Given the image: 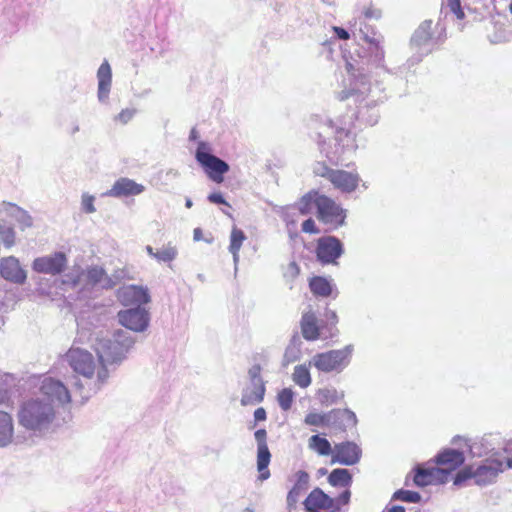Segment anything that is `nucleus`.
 <instances>
[{
	"label": "nucleus",
	"instance_id": "obj_1",
	"mask_svg": "<svg viewBox=\"0 0 512 512\" xmlns=\"http://www.w3.org/2000/svg\"><path fill=\"white\" fill-rule=\"evenodd\" d=\"M65 357L74 372L92 381L93 390L100 389L109 377L106 365L99 357L95 360L87 350L71 347Z\"/></svg>",
	"mask_w": 512,
	"mask_h": 512
},
{
	"label": "nucleus",
	"instance_id": "obj_2",
	"mask_svg": "<svg viewBox=\"0 0 512 512\" xmlns=\"http://www.w3.org/2000/svg\"><path fill=\"white\" fill-rule=\"evenodd\" d=\"M55 419V410L49 402L40 397L25 401L18 412L20 425L28 430L48 429Z\"/></svg>",
	"mask_w": 512,
	"mask_h": 512
},
{
	"label": "nucleus",
	"instance_id": "obj_3",
	"mask_svg": "<svg viewBox=\"0 0 512 512\" xmlns=\"http://www.w3.org/2000/svg\"><path fill=\"white\" fill-rule=\"evenodd\" d=\"M304 423L308 426L343 431L347 426L356 424V416L348 409H332L324 413L310 412L305 416Z\"/></svg>",
	"mask_w": 512,
	"mask_h": 512
},
{
	"label": "nucleus",
	"instance_id": "obj_4",
	"mask_svg": "<svg viewBox=\"0 0 512 512\" xmlns=\"http://www.w3.org/2000/svg\"><path fill=\"white\" fill-rule=\"evenodd\" d=\"M314 173L328 180L332 186L342 193L354 192L361 181L356 171H346L343 169L330 168L325 162H319L314 169Z\"/></svg>",
	"mask_w": 512,
	"mask_h": 512
},
{
	"label": "nucleus",
	"instance_id": "obj_5",
	"mask_svg": "<svg viewBox=\"0 0 512 512\" xmlns=\"http://www.w3.org/2000/svg\"><path fill=\"white\" fill-rule=\"evenodd\" d=\"M210 150V146L207 143L199 142L195 158L204 169L208 178L220 184L224 181V175L229 171V165L222 159L212 155Z\"/></svg>",
	"mask_w": 512,
	"mask_h": 512
},
{
	"label": "nucleus",
	"instance_id": "obj_6",
	"mask_svg": "<svg viewBox=\"0 0 512 512\" xmlns=\"http://www.w3.org/2000/svg\"><path fill=\"white\" fill-rule=\"evenodd\" d=\"M350 354L349 348L317 353L314 355L312 363L321 372H340L348 365Z\"/></svg>",
	"mask_w": 512,
	"mask_h": 512
},
{
	"label": "nucleus",
	"instance_id": "obj_7",
	"mask_svg": "<svg viewBox=\"0 0 512 512\" xmlns=\"http://www.w3.org/2000/svg\"><path fill=\"white\" fill-rule=\"evenodd\" d=\"M317 218L324 224L334 229L342 226L345 222L346 212L332 198L321 194L318 198Z\"/></svg>",
	"mask_w": 512,
	"mask_h": 512
},
{
	"label": "nucleus",
	"instance_id": "obj_8",
	"mask_svg": "<svg viewBox=\"0 0 512 512\" xmlns=\"http://www.w3.org/2000/svg\"><path fill=\"white\" fill-rule=\"evenodd\" d=\"M41 398L49 402H57L65 406L71 403V394L68 388L60 381L52 377H45L40 384Z\"/></svg>",
	"mask_w": 512,
	"mask_h": 512
},
{
	"label": "nucleus",
	"instance_id": "obj_9",
	"mask_svg": "<svg viewBox=\"0 0 512 512\" xmlns=\"http://www.w3.org/2000/svg\"><path fill=\"white\" fill-rule=\"evenodd\" d=\"M67 266V257L63 252L38 257L33 261L34 271L43 274L58 275L62 273Z\"/></svg>",
	"mask_w": 512,
	"mask_h": 512
},
{
	"label": "nucleus",
	"instance_id": "obj_10",
	"mask_svg": "<svg viewBox=\"0 0 512 512\" xmlns=\"http://www.w3.org/2000/svg\"><path fill=\"white\" fill-rule=\"evenodd\" d=\"M254 437L257 442L258 479L260 481H265L270 477L268 466L271 461V453L267 445V432L265 429H258L255 431Z\"/></svg>",
	"mask_w": 512,
	"mask_h": 512
},
{
	"label": "nucleus",
	"instance_id": "obj_11",
	"mask_svg": "<svg viewBox=\"0 0 512 512\" xmlns=\"http://www.w3.org/2000/svg\"><path fill=\"white\" fill-rule=\"evenodd\" d=\"M342 253V243L336 237L325 236L318 239L316 255L322 264L335 263Z\"/></svg>",
	"mask_w": 512,
	"mask_h": 512
},
{
	"label": "nucleus",
	"instance_id": "obj_12",
	"mask_svg": "<svg viewBox=\"0 0 512 512\" xmlns=\"http://www.w3.org/2000/svg\"><path fill=\"white\" fill-rule=\"evenodd\" d=\"M327 480L333 487L344 488V491L336 498V503L348 505L351 497L352 474L347 469L337 468L330 472Z\"/></svg>",
	"mask_w": 512,
	"mask_h": 512
},
{
	"label": "nucleus",
	"instance_id": "obj_13",
	"mask_svg": "<svg viewBox=\"0 0 512 512\" xmlns=\"http://www.w3.org/2000/svg\"><path fill=\"white\" fill-rule=\"evenodd\" d=\"M465 461L464 453L455 449H444L436 456L437 468L445 472L446 482L450 474L458 469Z\"/></svg>",
	"mask_w": 512,
	"mask_h": 512
},
{
	"label": "nucleus",
	"instance_id": "obj_14",
	"mask_svg": "<svg viewBox=\"0 0 512 512\" xmlns=\"http://www.w3.org/2000/svg\"><path fill=\"white\" fill-rule=\"evenodd\" d=\"M127 348L117 340H101L96 349L97 356L103 364H112L121 361Z\"/></svg>",
	"mask_w": 512,
	"mask_h": 512
},
{
	"label": "nucleus",
	"instance_id": "obj_15",
	"mask_svg": "<svg viewBox=\"0 0 512 512\" xmlns=\"http://www.w3.org/2000/svg\"><path fill=\"white\" fill-rule=\"evenodd\" d=\"M118 318L121 325L136 332L145 330L149 322L147 311L141 308L120 311Z\"/></svg>",
	"mask_w": 512,
	"mask_h": 512
},
{
	"label": "nucleus",
	"instance_id": "obj_16",
	"mask_svg": "<svg viewBox=\"0 0 512 512\" xmlns=\"http://www.w3.org/2000/svg\"><path fill=\"white\" fill-rule=\"evenodd\" d=\"M361 456L360 448L352 442L336 444L333 449L332 462L343 465L356 464Z\"/></svg>",
	"mask_w": 512,
	"mask_h": 512
},
{
	"label": "nucleus",
	"instance_id": "obj_17",
	"mask_svg": "<svg viewBox=\"0 0 512 512\" xmlns=\"http://www.w3.org/2000/svg\"><path fill=\"white\" fill-rule=\"evenodd\" d=\"M307 512H320L334 507L336 498H331L320 488H314L303 502Z\"/></svg>",
	"mask_w": 512,
	"mask_h": 512
},
{
	"label": "nucleus",
	"instance_id": "obj_18",
	"mask_svg": "<svg viewBox=\"0 0 512 512\" xmlns=\"http://www.w3.org/2000/svg\"><path fill=\"white\" fill-rule=\"evenodd\" d=\"M503 471V462L498 459H486L482 465L475 469L476 484H490Z\"/></svg>",
	"mask_w": 512,
	"mask_h": 512
},
{
	"label": "nucleus",
	"instance_id": "obj_19",
	"mask_svg": "<svg viewBox=\"0 0 512 512\" xmlns=\"http://www.w3.org/2000/svg\"><path fill=\"white\" fill-rule=\"evenodd\" d=\"M413 481L415 485L419 487H425L428 485L443 484L446 483L445 472L436 467L422 468L417 467Z\"/></svg>",
	"mask_w": 512,
	"mask_h": 512
},
{
	"label": "nucleus",
	"instance_id": "obj_20",
	"mask_svg": "<svg viewBox=\"0 0 512 512\" xmlns=\"http://www.w3.org/2000/svg\"><path fill=\"white\" fill-rule=\"evenodd\" d=\"M145 190L142 184L136 183L134 180L122 177L115 181L107 195L113 197H127L139 195Z\"/></svg>",
	"mask_w": 512,
	"mask_h": 512
},
{
	"label": "nucleus",
	"instance_id": "obj_21",
	"mask_svg": "<svg viewBox=\"0 0 512 512\" xmlns=\"http://www.w3.org/2000/svg\"><path fill=\"white\" fill-rule=\"evenodd\" d=\"M0 272L5 279L15 283H23L26 279V272L21 268L18 259L12 256L1 261Z\"/></svg>",
	"mask_w": 512,
	"mask_h": 512
},
{
	"label": "nucleus",
	"instance_id": "obj_22",
	"mask_svg": "<svg viewBox=\"0 0 512 512\" xmlns=\"http://www.w3.org/2000/svg\"><path fill=\"white\" fill-rule=\"evenodd\" d=\"M119 299L124 305L146 304L150 301L148 291L140 286L130 285L119 291Z\"/></svg>",
	"mask_w": 512,
	"mask_h": 512
},
{
	"label": "nucleus",
	"instance_id": "obj_23",
	"mask_svg": "<svg viewBox=\"0 0 512 512\" xmlns=\"http://www.w3.org/2000/svg\"><path fill=\"white\" fill-rule=\"evenodd\" d=\"M300 328L305 340L315 341L319 339L320 326L318 324V318L313 311H308L302 314Z\"/></svg>",
	"mask_w": 512,
	"mask_h": 512
},
{
	"label": "nucleus",
	"instance_id": "obj_24",
	"mask_svg": "<svg viewBox=\"0 0 512 512\" xmlns=\"http://www.w3.org/2000/svg\"><path fill=\"white\" fill-rule=\"evenodd\" d=\"M433 38V22L424 21L420 24V26L415 30L414 34L411 37L410 43L411 45L419 49L422 46L429 44Z\"/></svg>",
	"mask_w": 512,
	"mask_h": 512
},
{
	"label": "nucleus",
	"instance_id": "obj_25",
	"mask_svg": "<svg viewBox=\"0 0 512 512\" xmlns=\"http://www.w3.org/2000/svg\"><path fill=\"white\" fill-rule=\"evenodd\" d=\"M264 382H255L243 390L241 404L243 406L256 405L263 401L265 395Z\"/></svg>",
	"mask_w": 512,
	"mask_h": 512
},
{
	"label": "nucleus",
	"instance_id": "obj_26",
	"mask_svg": "<svg viewBox=\"0 0 512 512\" xmlns=\"http://www.w3.org/2000/svg\"><path fill=\"white\" fill-rule=\"evenodd\" d=\"M97 78H98V96L100 99H104L107 97L111 82H112V72L111 67L107 61H104L98 71H97Z\"/></svg>",
	"mask_w": 512,
	"mask_h": 512
},
{
	"label": "nucleus",
	"instance_id": "obj_27",
	"mask_svg": "<svg viewBox=\"0 0 512 512\" xmlns=\"http://www.w3.org/2000/svg\"><path fill=\"white\" fill-rule=\"evenodd\" d=\"M298 479L295 485L291 488L287 495V505L288 507L294 508L299 501L300 496L306 489L308 484L309 475L304 471H299L297 473Z\"/></svg>",
	"mask_w": 512,
	"mask_h": 512
},
{
	"label": "nucleus",
	"instance_id": "obj_28",
	"mask_svg": "<svg viewBox=\"0 0 512 512\" xmlns=\"http://www.w3.org/2000/svg\"><path fill=\"white\" fill-rule=\"evenodd\" d=\"M319 197H321V193L318 190H310L299 198L295 206L301 215H308L314 208L318 209Z\"/></svg>",
	"mask_w": 512,
	"mask_h": 512
},
{
	"label": "nucleus",
	"instance_id": "obj_29",
	"mask_svg": "<svg viewBox=\"0 0 512 512\" xmlns=\"http://www.w3.org/2000/svg\"><path fill=\"white\" fill-rule=\"evenodd\" d=\"M309 288L316 297H329L332 294V285L330 281L322 276H313L309 280Z\"/></svg>",
	"mask_w": 512,
	"mask_h": 512
},
{
	"label": "nucleus",
	"instance_id": "obj_30",
	"mask_svg": "<svg viewBox=\"0 0 512 512\" xmlns=\"http://www.w3.org/2000/svg\"><path fill=\"white\" fill-rule=\"evenodd\" d=\"M13 437V421L12 417L4 412L0 411V446H6L9 444Z\"/></svg>",
	"mask_w": 512,
	"mask_h": 512
},
{
	"label": "nucleus",
	"instance_id": "obj_31",
	"mask_svg": "<svg viewBox=\"0 0 512 512\" xmlns=\"http://www.w3.org/2000/svg\"><path fill=\"white\" fill-rule=\"evenodd\" d=\"M246 239L247 237L245 233L240 228L236 226L232 227L230 234L229 251L233 255V259L235 262H237L239 259L240 249Z\"/></svg>",
	"mask_w": 512,
	"mask_h": 512
},
{
	"label": "nucleus",
	"instance_id": "obj_32",
	"mask_svg": "<svg viewBox=\"0 0 512 512\" xmlns=\"http://www.w3.org/2000/svg\"><path fill=\"white\" fill-rule=\"evenodd\" d=\"M361 39L369 45L371 49L378 50L380 48V39L374 27L367 25L359 19Z\"/></svg>",
	"mask_w": 512,
	"mask_h": 512
},
{
	"label": "nucleus",
	"instance_id": "obj_33",
	"mask_svg": "<svg viewBox=\"0 0 512 512\" xmlns=\"http://www.w3.org/2000/svg\"><path fill=\"white\" fill-rule=\"evenodd\" d=\"M308 447L320 456H328L333 453L330 442L320 435H312L308 440Z\"/></svg>",
	"mask_w": 512,
	"mask_h": 512
},
{
	"label": "nucleus",
	"instance_id": "obj_34",
	"mask_svg": "<svg viewBox=\"0 0 512 512\" xmlns=\"http://www.w3.org/2000/svg\"><path fill=\"white\" fill-rule=\"evenodd\" d=\"M292 379L301 388H307L312 382L310 371L306 365L295 366Z\"/></svg>",
	"mask_w": 512,
	"mask_h": 512
},
{
	"label": "nucleus",
	"instance_id": "obj_35",
	"mask_svg": "<svg viewBox=\"0 0 512 512\" xmlns=\"http://www.w3.org/2000/svg\"><path fill=\"white\" fill-rule=\"evenodd\" d=\"M318 395L321 404L325 406L336 404L344 398V393L338 392L334 388L321 389Z\"/></svg>",
	"mask_w": 512,
	"mask_h": 512
},
{
	"label": "nucleus",
	"instance_id": "obj_36",
	"mask_svg": "<svg viewBox=\"0 0 512 512\" xmlns=\"http://www.w3.org/2000/svg\"><path fill=\"white\" fill-rule=\"evenodd\" d=\"M178 251L170 243L156 251L155 259L158 262L171 263L177 257Z\"/></svg>",
	"mask_w": 512,
	"mask_h": 512
},
{
	"label": "nucleus",
	"instance_id": "obj_37",
	"mask_svg": "<svg viewBox=\"0 0 512 512\" xmlns=\"http://www.w3.org/2000/svg\"><path fill=\"white\" fill-rule=\"evenodd\" d=\"M86 278L87 282L91 285L99 284L108 279L105 270L97 266L91 267L87 270Z\"/></svg>",
	"mask_w": 512,
	"mask_h": 512
},
{
	"label": "nucleus",
	"instance_id": "obj_38",
	"mask_svg": "<svg viewBox=\"0 0 512 512\" xmlns=\"http://www.w3.org/2000/svg\"><path fill=\"white\" fill-rule=\"evenodd\" d=\"M294 393L290 388H283L278 392L277 400L282 410L288 411L293 403Z\"/></svg>",
	"mask_w": 512,
	"mask_h": 512
},
{
	"label": "nucleus",
	"instance_id": "obj_39",
	"mask_svg": "<svg viewBox=\"0 0 512 512\" xmlns=\"http://www.w3.org/2000/svg\"><path fill=\"white\" fill-rule=\"evenodd\" d=\"M472 478L476 480L475 469L473 468V466H465L464 468L457 472L453 482L455 485H461L468 479Z\"/></svg>",
	"mask_w": 512,
	"mask_h": 512
},
{
	"label": "nucleus",
	"instance_id": "obj_40",
	"mask_svg": "<svg viewBox=\"0 0 512 512\" xmlns=\"http://www.w3.org/2000/svg\"><path fill=\"white\" fill-rule=\"evenodd\" d=\"M0 240L6 247H12L15 243V232L11 227L0 225Z\"/></svg>",
	"mask_w": 512,
	"mask_h": 512
},
{
	"label": "nucleus",
	"instance_id": "obj_41",
	"mask_svg": "<svg viewBox=\"0 0 512 512\" xmlns=\"http://www.w3.org/2000/svg\"><path fill=\"white\" fill-rule=\"evenodd\" d=\"M394 497L396 499L410 503L419 502L421 498L418 492L409 490H398L397 492H395Z\"/></svg>",
	"mask_w": 512,
	"mask_h": 512
},
{
	"label": "nucleus",
	"instance_id": "obj_42",
	"mask_svg": "<svg viewBox=\"0 0 512 512\" xmlns=\"http://www.w3.org/2000/svg\"><path fill=\"white\" fill-rule=\"evenodd\" d=\"M446 3L447 7L453 14H455L457 19L463 20L465 18V13L461 7L460 0H446Z\"/></svg>",
	"mask_w": 512,
	"mask_h": 512
},
{
	"label": "nucleus",
	"instance_id": "obj_43",
	"mask_svg": "<svg viewBox=\"0 0 512 512\" xmlns=\"http://www.w3.org/2000/svg\"><path fill=\"white\" fill-rule=\"evenodd\" d=\"M361 13L365 19H379L381 17V11L372 4L363 7Z\"/></svg>",
	"mask_w": 512,
	"mask_h": 512
},
{
	"label": "nucleus",
	"instance_id": "obj_44",
	"mask_svg": "<svg viewBox=\"0 0 512 512\" xmlns=\"http://www.w3.org/2000/svg\"><path fill=\"white\" fill-rule=\"evenodd\" d=\"M300 274V267L295 261H292L288 263V265L285 267L284 271V277L295 279Z\"/></svg>",
	"mask_w": 512,
	"mask_h": 512
},
{
	"label": "nucleus",
	"instance_id": "obj_45",
	"mask_svg": "<svg viewBox=\"0 0 512 512\" xmlns=\"http://www.w3.org/2000/svg\"><path fill=\"white\" fill-rule=\"evenodd\" d=\"M301 229L304 233H308V234H319L320 233V229L317 227L315 221L312 218L306 219L302 223Z\"/></svg>",
	"mask_w": 512,
	"mask_h": 512
},
{
	"label": "nucleus",
	"instance_id": "obj_46",
	"mask_svg": "<svg viewBox=\"0 0 512 512\" xmlns=\"http://www.w3.org/2000/svg\"><path fill=\"white\" fill-rule=\"evenodd\" d=\"M135 114H136V110L135 109H130V108L123 109L116 116V120L119 121L122 124H127L129 121L132 120V118L134 117Z\"/></svg>",
	"mask_w": 512,
	"mask_h": 512
},
{
	"label": "nucleus",
	"instance_id": "obj_47",
	"mask_svg": "<svg viewBox=\"0 0 512 512\" xmlns=\"http://www.w3.org/2000/svg\"><path fill=\"white\" fill-rule=\"evenodd\" d=\"M94 196L84 194L82 196V208L86 213H93L95 212V206H94Z\"/></svg>",
	"mask_w": 512,
	"mask_h": 512
},
{
	"label": "nucleus",
	"instance_id": "obj_48",
	"mask_svg": "<svg viewBox=\"0 0 512 512\" xmlns=\"http://www.w3.org/2000/svg\"><path fill=\"white\" fill-rule=\"evenodd\" d=\"M248 373L252 383L263 382L261 379V366L259 364L252 366Z\"/></svg>",
	"mask_w": 512,
	"mask_h": 512
},
{
	"label": "nucleus",
	"instance_id": "obj_49",
	"mask_svg": "<svg viewBox=\"0 0 512 512\" xmlns=\"http://www.w3.org/2000/svg\"><path fill=\"white\" fill-rule=\"evenodd\" d=\"M209 202L213 204H223L227 207H231L230 204L224 199L221 193L214 192L208 195Z\"/></svg>",
	"mask_w": 512,
	"mask_h": 512
},
{
	"label": "nucleus",
	"instance_id": "obj_50",
	"mask_svg": "<svg viewBox=\"0 0 512 512\" xmlns=\"http://www.w3.org/2000/svg\"><path fill=\"white\" fill-rule=\"evenodd\" d=\"M333 31L336 36L341 40H348L350 38V34L342 27L334 26Z\"/></svg>",
	"mask_w": 512,
	"mask_h": 512
},
{
	"label": "nucleus",
	"instance_id": "obj_51",
	"mask_svg": "<svg viewBox=\"0 0 512 512\" xmlns=\"http://www.w3.org/2000/svg\"><path fill=\"white\" fill-rule=\"evenodd\" d=\"M254 418L256 422L265 421L267 418L266 410L263 407H259L254 411Z\"/></svg>",
	"mask_w": 512,
	"mask_h": 512
},
{
	"label": "nucleus",
	"instance_id": "obj_52",
	"mask_svg": "<svg viewBox=\"0 0 512 512\" xmlns=\"http://www.w3.org/2000/svg\"><path fill=\"white\" fill-rule=\"evenodd\" d=\"M193 236L194 240L199 241L202 237V230L200 228L194 229Z\"/></svg>",
	"mask_w": 512,
	"mask_h": 512
},
{
	"label": "nucleus",
	"instance_id": "obj_53",
	"mask_svg": "<svg viewBox=\"0 0 512 512\" xmlns=\"http://www.w3.org/2000/svg\"><path fill=\"white\" fill-rule=\"evenodd\" d=\"M388 512H405V509L402 506H394Z\"/></svg>",
	"mask_w": 512,
	"mask_h": 512
},
{
	"label": "nucleus",
	"instance_id": "obj_54",
	"mask_svg": "<svg viewBox=\"0 0 512 512\" xmlns=\"http://www.w3.org/2000/svg\"><path fill=\"white\" fill-rule=\"evenodd\" d=\"M330 319L333 324H336L338 322V317L334 311L330 312Z\"/></svg>",
	"mask_w": 512,
	"mask_h": 512
},
{
	"label": "nucleus",
	"instance_id": "obj_55",
	"mask_svg": "<svg viewBox=\"0 0 512 512\" xmlns=\"http://www.w3.org/2000/svg\"><path fill=\"white\" fill-rule=\"evenodd\" d=\"M146 251H147V253H148L150 256H152L153 258H155V254H156V252L154 251V249H153L151 246H149V245H148V246H146Z\"/></svg>",
	"mask_w": 512,
	"mask_h": 512
},
{
	"label": "nucleus",
	"instance_id": "obj_56",
	"mask_svg": "<svg viewBox=\"0 0 512 512\" xmlns=\"http://www.w3.org/2000/svg\"><path fill=\"white\" fill-rule=\"evenodd\" d=\"M192 205H193V203H192L191 199H186L185 206H186L187 208H191V207H192Z\"/></svg>",
	"mask_w": 512,
	"mask_h": 512
},
{
	"label": "nucleus",
	"instance_id": "obj_57",
	"mask_svg": "<svg viewBox=\"0 0 512 512\" xmlns=\"http://www.w3.org/2000/svg\"><path fill=\"white\" fill-rule=\"evenodd\" d=\"M507 467L512 468V457L507 460Z\"/></svg>",
	"mask_w": 512,
	"mask_h": 512
},
{
	"label": "nucleus",
	"instance_id": "obj_58",
	"mask_svg": "<svg viewBox=\"0 0 512 512\" xmlns=\"http://www.w3.org/2000/svg\"><path fill=\"white\" fill-rule=\"evenodd\" d=\"M339 506H340V505H338V504H337V508H336V509H333L331 512H339Z\"/></svg>",
	"mask_w": 512,
	"mask_h": 512
},
{
	"label": "nucleus",
	"instance_id": "obj_59",
	"mask_svg": "<svg viewBox=\"0 0 512 512\" xmlns=\"http://www.w3.org/2000/svg\"><path fill=\"white\" fill-rule=\"evenodd\" d=\"M357 24H358V20H357V19H355L352 25H353V26H356Z\"/></svg>",
	"mask_w": 512,
	"mask_h": 512
},
{
	"label": "nucleus",
	"instance_id": "obj_60",
	"mask_svg": "<svg viewBox=\"0 0 512 512\" xmlns=\"http://www.w3.org/2000/svg\"><path fill=\"white\" fill-rule=\"evenodd\" d=\"M334 165H338V161H332Z\"/></svg>",
	"mask_w": 512,
	"mask_h": 512
}]
</instances>
